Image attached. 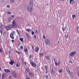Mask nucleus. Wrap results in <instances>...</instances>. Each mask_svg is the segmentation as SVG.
<instances>
[{"mask_svg":"<svg viewBox=\"0 0 79 79\" xmlns=\"http://www.w3.org/2000/svg\"><path fill=\"white\" fill-rule=\"evenodd\" d=\"M33 6V3L32 2V1L31 0L30 1V6L28 7L27 9L28 10L30 11H31L32 9L31 8V7H32Z\"/></svg>","mask_w":79,"mask_h":79,"instance_id":"obj_1","label":"nucleus"},{"mask_svg":"<svg viewBox=\"0 0 79 79\" xmlns=\"http://www.w3.org/2000/svg\"><path fill=\"white\" fill-rule=\"evenodd\" d=\"M30 64H31V66L33 67L34 68H36V64L35 63H34L32 61H31L30 62Z\"/></svg>","mask_w":79,"mask_h":79,"instance_id":"obj_2","label":"nucleus"},{"mask_svg":"<svg viewBox=\"0 0 79 79\" xmlns=\"http://www.w3.org/2000/svg\"><path fill=\"white\" fill-rule=\"evenodd\" d=\"M11 26L13 27H17V25H16V23H15V20H13V21L12 24Z\"/></svg>","mask_w":79,"mask_h":79,"instance_id":"obj_3","label":"nucleus"},{"mask_svg":"<svg viewBox=\"0 0 79 79\" xmlns=\"http://www.w3.org/2000/svg\"><path fill=\"white\" fill-rule=\"evenodd\" d=\"M76 53V52H71L69 54V56H74V55Z\"/></svg>","mask_w":79,"mask_h":79,"instance_id":"obj_4","label":"nucleus"},{"mask_svg":"<svg viewBox=\"0 0 79 79\" xmlns=\"http://www.w3.org/2000/svg\"><path fill=\"white\" fill-rule=\"evenodd\" d=\"M10 38H11V39H12L13 40V39H14V36H13V33H11L10 34Z\"/></svg>","mask_w":79,"mask_h":79,"instance_id":"obj_5","label":"nucleus"},{"mask_svg":"<svg viewBox=\"0 0 79 79\" xmlns=\"http://www.w3.org/2000/svg\"><path fill=\"white\" fill-rule=\"evenodd\" d=\"M14 63H15V61H13L12 60H11L9 62V64L11 65H13Z\"/></svg>","mask_w":79,"mask_h":79,"instance_id":"obj_6","label":"nucleus"},{"mask_svg":"<svg viewBox=\"0 0 79 79\" xmlns=\"http://www.w3.org/2000/svg\"><path fill=\"white\" fill-rule=\"evenodd\" d=\"M39 51V48L37 46H36L35 48V51L36 52H38Z\"/></svg>","mask_w":79,"mask_h":79,"instance_id":"obj_7","label":"nucleus"},{"mask_svg":"<svg viewBox=\"0 0 79 79\" xmlns=\"http://www.w3.org/2000/svg\"><path fill=\"white\" fill-rule=\"evenodd\" d=\"M4 71H5L6 73H10V71L7 69H5Z\"/></svg>","mask_w":79,"mask_h":79,"instance_id":"obj_8","label":"nucleus"},{"mask_svg":"<svg viewBox=\"0 0 79 79\" xmlns=\"http://www.w3.org/2000/svg\"><path fill=\"white\" fill-rule=\"evenodd\" d=\"M24 51L25 53H28V50L27 48H24Z\"/></svg>","mask_w":79,"mask_h":79,"instance_id":"obj_9","label":"nucleus"},{"mask_svg":"<svg viewBox=\"0 0 79 79\" xmlns=\"http://www.w3.org/2000/svg\"><path fill=\"white\" fill-rule=\"evenodd\" d=\"M12 75L13 77H16V73H15L13 72L12 73Z\"/></svg>","mask_w":79,"mask_h":79,"instance_id":"obj_10","label":"nucleus"},{"mask_svg":"<svg viewBox=\"0 0 79 79\" xmlns=\"http://www.w3.org/2000/svg\"><path fill=\"white\" fill-rule=\"evenodd\" d=\"M6 28L7 30H8L11 29V27H6Z\"/></svg>","mask_w":79,"mask_h":79,"instance_id":"obj_11","label":"nucleus"},{"mask_svg":"<svg viewBox=\"0 0 79 79\" xmlns=\"http://www.w3.org/2000/svg\"><path fill=\"white\" fill-rule=\"evenodd\" d=\"M5 73L3 74L2 77V79H5Z\"/></svg>","mask_w":79,"mask_h":79,"instance_id":"obj_12","label":"nucleus"},{"mask_svg":"<svg viewBox=\"0 0 79 79\" xmlns=\"http://www.w3.org/2000/svg\"><path fill=\"white\" fill-rule=\"evenodd\" d=\"M23 39H24L23 38H20V40L21 42H23Z\"/></svg>","mask_w":79,"mask_h":79,"instance_id":"obj_13","label":"nucleus"},{"mask_svg":"<svg viewBox=\"0 0 79 79\" xmlns=\"http://www.w3.org/2000/svg\"><path fill=\"white\" fill-rule=\"evenodd\" d=\"M66 70L67 71V72L69 73V72H70L69 69V68L68 67H67L66 68Z\"/></svg>","mask_w":79,"mask_h":79,"instance_id":"obj_14","label":"nucleus"},{"mask_svg":"<svg viewBox=\"0 0 79 79\" xmlns=\"http://www.w3.org/2000/svg\"><path fill=\"white\" fill-rule=\"evenodd\" d=\"M10 2L11 3H13L15 2V0H10Z\"/></svg>","mask_w":79,"mask_h":79,"instance_id":"obj_15","label":"nucleus"},{"mask_svg":"<svg viewBox=\"0 0 79 79\" xmlns=\"http://www.w3.org/2000/svg\"><path fill=\"white\" fill-rule=\"evenodd\" d=\"M11 19H12V18H11V17L9 18L8 19L9 22H10V21H11Z\"/></svg>","mask_w":79,"mask_h":79,"instance_id":"obj_16","label":"nucleus"},{"mask_svg":"<svg viewBox=\"0 0 79 79\" xmlns=\"http://www.w3.org/2000/svg\"><path fill=\"white\" fill-rule=\"evenodd\" d=\"M26 31H27V32H30L31 31V30L30 29H26Z\"/></svg>","mask_w":79,"mask_h":79,"instance_id":"obj_17","label":"nucleus"},{"mask_svg":"<svg viewBox=\"0 0 79 79\" xmlns=\"http://www.w3.org/2000/svg\"><path fill=\"white\" fill-rule=\"evenodd\" d=\"M29 74L31 75L32 76H34V75L33 74V73H30V72H29Z\"/></svg>","mask_w":79,"mask_h":79,"instance_id":"obj_18","label":"nucleus"},{"mask_svg":"<svg viewBox=\"0 0 79 79\" xmlns=\"http://www.w3.org/2000/svg\"><path fill=\"white\" fill-rule=\"evenodd\" d=\"M0 33H1L2 35V33H3V31L1 29H0Z\"/></svg>","mask_w":79,"mask_h":79,"instance_id":"obj_19","label":"nucleus"},{"mask_svg":"<svg viewBox=\"0 0 79 79\" xmlns=\"http://www.w3.org/2000/svg\"><path fill=\"white\" fill-rule=\"evenodd\" d=\"M45 69L46 70V71H47L48 70V69H47V66L46 65H45Z\"/></svg>","mask_w":79,"mask_h":79,"instance_id":"obj_20","label":"nucleus"},{"mask_svg":"<svg viewBox=\"0 0 79 79\" xmlns=\"http://www.w3.org/2000/svg\"><path fill=\"white\" fill-rule=\"evenodd\" d=\"M45 57H46V58L47 59H48V60H49L50 59V57H49V56H46Z\"/></svg>","mask_w":79,"mask_h":79,"instance_id":"obj_21","label":"nucleus"},{"mask_svg":"<svg viewBox=\"0 0 79 79\" xmlns=\"http://www.w3.org/2000/svg\"><path fill=\"white\" fill-rule=\"evenodd\" d=\"M75 16H76L75 15H73L72 17L73 19H74V18L75 17Z\"/></svg>","mask_w":79,"mask_h":79,"instance_id":"obj_22","label":"nucleus"},{"mask_svg":"<svg viewBox=\"0 0 79 79\" xmlns=\"http://www.w3.org/2000/svg\"><path fill=\"white\" fill-rule=\"evenodd\" d=\"M46 42L47 44H48V43H49V40H46Z\"/></svg>","mask_w":79,"mask_h":79,"instance_id":"obj_23","label":"nucleus"},{"mask_svg":"<svg viewBox=\"0 0 79 79\" xmlns=\"http://www.w3.org/2000/svg\"><path fill=\"white\" fill-rule=\"evenodd\" d=\"M62 29L63 31L64 32V31H65V28L63 27H62Z\"/></svg>","mask_w":79,"mask_h":79,"instance_id":"obj_24","label":"nucleus"},{"mask_svg":"<svg viewBox=\"0 0 79 79\" xmlns=\"http://www.w3.org/2000/svg\"><path fill=\"white\" fill-rule=\"evenodd\" d=\"M74 0H69L70 3L71 4L72 2H73Z\"/></svg>","mask_w":79,"mask_h":79,"instance_id":"obj_25","label":"nucleus"},{"mask_svg":"<svg viewBox=\"0 0 79 79\" xmlns=\"http://www.w3.org/2000/svg\"><path fill=\"white\" fill-rule=\"evenodd\" d=\"M20 49H21V50H23V46H21L20 47Z\"/></svg>","mask_w":79,"mask_h":79,"instance_id":"obj_26","label":"nucleus"},{"mask_svg":"<svg viewBox=\"0 0 79 79\" xmlns=\"http://www.w3.org/2000/svg\"><path fill=\"white\" fill-rule=\"evenodd\" d=\"M48 75H46L45 76V78L48 79Z\"/></svg>","mask_w":79,"mask_h":79,"instance_id":"obj_27","label":"nucleus"},{"mask_svg":"<svg viewBox=\"0 0 79 79\" xmlns=\"http://www.w3.org/2000/svg\"><path fill=\"white\" fill-rule=\"evenodd\" d=\"M19 64H16V67H19Z\"/></svg>","mask_w":79,"mask_h":79,"instance_id":"obj_28","label":"nucleus"},{"mask_svg":"<svg viewBox=\"0 0 79 79\" xmlns=\"http://www.w3.org/2000/svg\"><path fill=\"white\" fill-rule=\"evenodd\" d=\"M17 33H18V34L19 35V31L18 30H17Z\"/></svg>","mask_w":79,"mask_h":79,"instance_id":"obj_29","label":"nucleus"},{"mask_svg":"<svg viewBox=\"0 0 79 79\" xmlns=\"http://www.w3.org/2000/svg\"><path fill=\"white\" fill-rule=\"evenodd\" d=\"M61 72H62V70H60L59 71V73H61Z\"/></svg>","mask_w":79,"mask_h":79,"instance_id":"obj_30","label":"nucleus"},{"mask_svg":"<svg viewBox=\"0 0 79 79\" xmlns=\"http://www.w3.org/2000/svg\"><path fill=\"white\" fill-rule=\"evenodd\" d=\"M26 71H27V72H28L29 71V69H27Z\"/></svg>","mask_w":79,"mask_h":79,"instance_id":"obj_31","label":"nucleus"},{"mask_svg":"<svg viewBox=\"0 0 79 79\" xmlns=\"http://www.w3.org/2000/svg\"><path fill=\"white\" fill-rule=\"evenodd\" d=\"M9 78L10 79H11V76H9Z\"/></svg>","mask_w":79,"mask_h":79,"instance_id":"obj_32","label":"nucleus"},{"mask_svg":"<svg viewBox=\"0 0 79 79\" xmlns=\"http://www.w3.org/2000/svg\"><path fill=\"white\" fill-rule=\"evenodd\" d=\"M16 53H18V54H19V53H20V52H17V51L16 50Z\"/></svg>","mask_w":79,"mask_h":79,"instance_id":"obj_33","label":"nucleus"},{"mask_svg":"<svg viewBox=\"0 0 79 79\" xmlns=\"http://www.w3.org/2000/svg\"><path fill=\"white\" fill-rule=\"evenodd\" d=\"M34 39H36V35H34Z\"/></svg>","mask_w":79,"mask_h":79,"instance_id":"obj_34","label":"nucleus"},{"mask_svg":"<svg viewBox=\"0 0 79 79\" xmlns=\"http://www.w3.org/2000/svg\"><path fill=\"white\" fill-rule=\"evenodd\" d=\"M2 49H0V52L2 53Z\"/></svg>","mask_w":79,"mask_h":79,"instance_id":"obj_35","label":"nucleus"},{"mask_svg":"<svg viewBox=\"0 0 79 79\" xmlns=\"http://www.w3.org/2000/svg\"><path fill=\"white\" fill-rule=\"evenodd\" d=\"M43 55V54L42 53H40V56H42Z\"/></svg>","mask_w":79,"mask_h":79,"instance_id":"obj_36","label":"nucleus"},{"mask_svg":"<svg viewBox=\"0 0 79 79\" xmlns=\"http://www.w3.org/2000/svg\"><path fill=\"white\" fill-rule=\"evenodd\" d=\"M31 55H30V57H29V58H30V59H31Z\"/></svg>","mask_w":79,"mask_h":79,"instance_id":"obj_37","label":"nucleus"},{"mask_svg":"<svg viewBox=\"0 0 79 79\" xmlns=\"http://www.w3.org/2000/svg\"><path fill=\"white\" fill-rule=\"evenodd\" d=\"M26 79H31V78H29V77H26Z\"/></svg>","mask_w":79,"mask_h":79,"instance_id":"obj_38","label":"nucleus"},{"mask_svg":"<svg viewBox=\"0 0 79 79\" xmlns=\"http://www.w3.org/2000/svg\"><path fill=\"white\" fill-rule=\"evenodd\" d=\"M35 33H36V34H37V33H38V31H37V30H36V32H35Z\"/></svg>","mask_w":79,"mask_h":79,"instance_id":"obj_39","label":"nucleus"},{"mask_svg":"<svg viewBox=\"0 0 79 79\" xmlns=\"http://www.w3.org/2000/svg\"><path fill=\"white\" fill-rule=\"evenodd\" d=\"M11 42H15V41L13 40H12Z\"/></svg>","mask_w":79,"mask_h":79,"instance_id":"obj_40","label":"nucleus"},{"mask_svg":"<svg viewBox=\"0 0 79 79\" xmlns=\"http://www.w3.org/2000/svg\"><path fill=\"white\" fill-rule=\"evenodd\" d=\"M6 7H7V8H10V6H7Z\"/></svg>","mask_w":79,"mask_h":79,"instance_id":"obj_41","label":"nucleus"},{"mask_svg":"<svg viewBox=\"0 0 79 79\" xmlns=\"http://www.w3.org/2000/svg\"><path fill=\"white\" fill-rule=\"evenodd\" d=\"M12 18H14L15 17V16L14 15H12Z\"/></svg>","mask_w":79,"mask_h":79,"instance_id":"obj_42","label":"nucleus"},{"mask_svg":"<svg viewBox=\"0 0 79 79\" xmlns=\"http://www.w3.org/2000/svg\"><path fill=\"white\" fill-rule=\"evenodd\" d=\"M32 35H33V34H34V32H32Z\"/></svg>","mask_w":79,"mask_h":79,"instance_id":"obj_43","label":"nucleus"},{"mask_svg":"<svg viewBox=\"0 0 79 79\" xmlns=\"http://www.w3.org/2000/svg\"><path fill=\"white\" fill-rule=\"evenodd\" d=\"M55 64H56V65H58V64L56 63L55 62Z\"/></svg>","mask_w":79,"mask_h":79,"instance_id":"obj_44","label":"nucleus"},{"mask_svg":"<svg viewBox=\"0 0 79 79\" xmlns=\"http://www.w3.org/2000/svg\"><path fill=\"white\" fill-rule=\"evenodd\" d=\"M8 13L9 14H11V12H8Z\"/></svg>","mask_w":79,"mask_h":79,"instance_id":"obj_45","label":"nucleus"},{"mask_svg":"<svg viewBox=\"0 0 79 79\" xmlns=\"http://www.w3.org/2000/svg\"><path fill=\"white\" fill-rule=\"evenodd\" d=\"M78 77H79V72H78Z\"/></svg>","mask_w":79,"mask_h":79,"instance_id":"obj_46","label":"nucleus"},{"mask_svg":"<svg viewBox=\"0 0 79 79\" xmlns=\"http://www.w3.org/2000/svg\"><path fill=\"white\" fill-rule=\"evenodd\" d=\"M69 62L72 64V61H69Z\"/></svg>","mask_w":79,"mask_h":79,"instance_id":"obj_47","label":"nucleus"},{"mask_svg":"<svg viewBox=\"0 0 79 79\" xmlns=\"http://www.w3.org/2000/svg\"><path fill=\"white\" fill-rule=\"evenodd\" d=\"M26 65V62H25V65Z\"/></svg>","mask_w":79,"mask_h":79,"instance_id":"obj_48","label":"nucleus"},{"mask_svg":"<svg viewBox=\"0 0 79 79\" xmlns=\"http://www.w3.org/2000/svg\"><path fill=\"white\" fill-rule=\"evenodd\" d=\"M43 38H44V39H45V37L44 36H43Z\"/></svg>","mask_w":79,"mask_h":79,"instance_id":"obj_49","label":"nucleus"},{"mask_svg":"<svg viewBox=\"0 0 79 79\" xmlns=\"http://www.w3.org/2000/svg\"><path fill=\"white\" fill-rule=\"evenodd\" d=\"M9 53H11V52L9 51Z\"/></svg>","mask_w":79,"mask_h":79,"instance_id":"obj_50","label":"nucleus"},{"mask_svg":"<svg viewBox=\"0 0 79 79\" xmlns=\"http://www.w3.org/2000/svg\"><path fill=\"white\" fill-rule=\"evenodd\" d=\"M52 73H53V70H52Z\"/></svg>","mask_w":79,"mask_h":79,"instance_id":"obj_51","label":"nucleus"},{"mask_svg":"<svg viewBox=\"0 0 79 79\" xmlns=\"http://www.w3.org/2000/svg\"><path fill=\"white\" fill-rule=\"evenodd\" d=\"M9 26L10 27V26H11V25H9Z\"/></svg>","mask_w":79,"mask_h":79,"instance_id":"obj_52","label":"nucleus"},{"mask_svg":"<svg viewBox=\"0 0 79 79\" xmlns=\"http://www.w3.org/2000/svg\"><path fill=\"white\" fill-rule=\"evenodd\" d=\"M71 74H72V75H73V73H71Z\"/></svg>","mask_w":79,"mask_h":79,"instance_id":"obj_53","label":"nucleus"},{"mask_svg":"<svg viewBox=\"0 0 79 79\" xmlns=\"http://www.w3.org/2000/svg\"><path fill=\"white\" fill-rule=\"evenodd\" d=\"M0 70H1V67H0Z\"/></svg>","mask_w":79,"mask_h":79,"instance_id":"obj_54","label":"nucleus"},{"mask_svg":"<svg viewBox=\"0 0 79 79\" xmlns=\"http://www.w3.org/2000/svg\"><path fill=\"white\" fill-rule=\"evenodd\" d=\"M1 75V74L0 73V77Z\"/></svg>","mask_w":79,"mask_h":79,"instance_id":"obj_55","label":"nucleus"},{"mask_svg":"<svg viewBox=\"0 0 79 79\" xmlns=\"http://www.w3.org/2000/svg\"><path fill=\"white\" fill-rule=\"evenodd\" d=\"M66 37V38H68V36H67V37Z\"/></svg>","mask_w":79,"mask_h":79,"instance_id":"obj_56","label":"nucleus"},{"mask_svg":"<svg viewBox=\"0 0 79 79\" xmlns=\"http://www.w3.org/2000/svg\"><path fill=\"white\" fill-rule=\"evenodd\" d=\"M58 43H59V41H58Z\"/></svg>","mask_w":79,"mask_h":79,"instance_id":"obj_57","label":"nucleus"},{"mask_svg":"<svg viewBox=\"0 0 79 79\" xmlns=\"http://www.w3.org/2000/svg\"><path fill=\"white\" fill-rule=\"evenodd\" d=\"M7 13H8V12H7Z\"/></svg>","mask_w":79,"mask_h":79,"instance_id":"obj_58","label":"nucleus"},{"mask_svg":"<svg viewBox=\"0 0 79 79\" xmlns=\"http://www.w3.org/2000/svg\"><path fill=\"white\" fill-rule=\"evenodd\" d=\"M70 75H71V74H70Z\"/></svg>","mask_w":79,"mask_h":79,"instance_id":"obj_59","label":"nucleus"},{"mask_svg":"<svg viewBox=\"0 0 79 79\" xmlns=\"http://www.w3.org/2000/svg\"><path fill=\"white\" fill-rule=\"evenodd\" d=\"M19 39H20V38H19Z\"/></svg>","mask_w":79,"mask_h":79,"instance_id":"obj_60","label":"nucleus"}]
</instances>
